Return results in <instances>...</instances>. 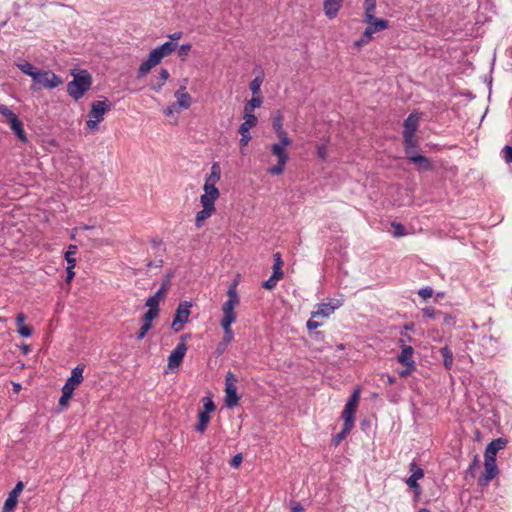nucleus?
Listing matches in <instances>:
<instances>
[{
    "mask_svg": "<svg viewBox=\"0 0 512 512\" xmlns=\"http://www.w3.org/2000/svg\"><path fill=\"white\" fill-rule=\"evenodd\" d=\"M73 80L67 84V93L74 100H79L91 88L92 76L87 70L72 73Z\"/></svg>",
    "mask_w": 512,
    "mask_h": 512,
    "instance_id": "f257e3e1",
    "label": "nucleus"
},
{
    "mask_svg": "<svg viewBox=\"0 0 512 512\" xmlns=\"http://www.w3.org/2000/svg\"><path fill=\"white\" fill-rule=\"evenodd\" d=\"M238 282L235 280L229 285L227 296L228 300L222 305L223 317L220 323L233 324L236 321L235 307L239 304L240 299L237 293Z\"/></svg>",
    "mask_w": 512,
    "mask_h": 512,
    "instance_id": "f03ea898",
    "label": "nucleus"
},
{
    "mask_svg": "<svg viewBox=\"0 0 512 512\" xmlns=\"http://www.w3.org/2000/svg\"><path fill=\"white\" fill-rule=\"evenodd\" d=\"M63 83V79L51 70H39L33 75L31 90L39 91L42 88L54 89Z\"/></svg>",
    "mask_w": 512,
    "mask_h": 512,
    "instance_id": "7ed1b4c3",
    "label": "nucleus"
},
{
    "mask_svg": "<svg viewBox=\"0 0 512 512\" xmlns=\"http://www.w3.org/2000/svg\"><path fill=\"white\" fill-rule=\"evenodd\" d=\"M499 450H485L484 454V473L479 477L478 484L486 486L499 473L496 458Z\"/></svg>",
    "mask_w": 512,
    "mask_h": 512,
    "instance_id": "20e7f679",
    "label": "nucleus"
},
{
    "mask_svg": "<svg viewBox=\"0 0 512 512\" xmlns=\"http://www.w3.org/2000/svg\"><path fill=\"white\" fill-rule=\"evenodd\" d=\"M360 400V389L356 388L350 395L347 400L344 409L341 414V418L343 419L345 426H354L355 421V413Z\"/></svg>",
    "mask_w": 512,
    "mask_h": 512,
    "instance_id": "39448f33",
    "label": "nucleus"
},
{
    "mask_svg": "<svg viewBox=\"0 0 512 512\" xmlns=\"http://www.w3.org/2000/svg\"><path fill=\"white\" fill-rule=\"evenodd\" d=\"M191 306L192 304L188 301H183L178 304L172 322V329L175 332H179L182 329L183 324L188 322Z\"/></svg>",
    "mask_w": 512,
    "mask_h": 512,
    "instance_id": "423d86ee",
    "label": "nucleus"
},
{
    "mask_svg": "<svg viewBox=\"0 0 512 512\" xmlns=\"http://www.w3.org/2000/svg\"><path fill=\"white\" fill-rule=\"evenodd\" d=\"M409 471L411 475L407 478L406 484L414 490L416 495H420L421 487L418 480L424 477V470L415 461H412L409 465Z\"/></svg>",
    "mask_w": 512,
    "mask_h": 512,
    "instance_id": "0eeeda50",
    "label": "nucleus"
},
{
    "mask_svg": "<svg viewBox=\"0 0 512 512\" xmlns=\"http://www.w3.org/2000/svg\"><path fill=\"white\" fill-rule=\"evenodd\" d=\"M187 352L186 343L179 342L177 346L171 351L168 357V367L171 370L177 369L183 362Z\"/></svg>",
    "mask_w": 512,
    "mask_h": 512,
    "instance_id": "6e6552de",
    "label": "nucleus"
},
{
    "mask_svg": "<svg viewBox=\"0 0 512 512\" xmlns=\"http://www.w3.org/2000/svg\"><path fill=\"white\" fill-rule=\"evenodd\" d=\"M111 102L108 100L104 101H94L91 105V110L89 112V118H94L97 120H103L104 115L111 109Z\"/></svg>",
    "mask_w": 512,
    "mask_h": 512,
    "instance_id": "1a4fd4ad",
    "label": "nucleus"
},
{
    "mask_svg": "<svg viewBox=\"0 0 512 512\" xmlns=\"http://www.w3.org/2000/svg\"><path fill=\"white\" fill-rule=\"evenodd\" d=\"M84 368V364H78L76 367H74L71 371V376L67 379L66 383L62 388L68 387L70 388L71 392H74L76 387L83 381Z\"/></svg>",
    "mask_w": 512,
    "mask_h": 512,
    "instance_id": "9d476101",
    "label": "nucleus"
},
{
    "mask_svg": "<svg viewBox=\"0 0 512 512\" xmlns=\"http://www.w3.org/2000/svg\"><path fill=\"white\" fill-rule=\"evenodd\" d=\"M220 325L224 331V336H223L222 340L217 344V347L215 350V353L217 356H220L225 353V351L227 350V347L232 342L233 337H234L233 330L231 328V324L220 323Z\"/></svg>",
    "mask_w": 512,
    "mask_h": 512,
    "instance_id": "9b49d317",
    "label": "nucleus"
},
{
    "mask_svg": "<svg viewBox=\"0 0 512 512\" xmlns=\"http://www.w3.org/2000/svg\"><path fill=\"white\" fill-rule=\"evenodd\" d=\"M421 115L419 112L410 113L403 122L402 134H415L419 127Z\"/></svg>",
    "mask_w": 512,
    "mask_h": 512,
    "instance_id": "f8f14e48",
    "label": "nucleus"
},
{
    "mask_svg": "<svg viewBox=\"0 0 512 512\" xmlns=\"http://www.w3.org/2000/svg\"><path fill=\"white\" fill-rule=\"evenodd\" d=\"M407 160L417 166L419 171H430L433 168V164L429 158L420 155L417 152L406 157Z\"/></svg>",
    "mask_w": 512,
    "mask_h": 512,
    "instance_id": "ddd939ff",
    "label": "nucleus"
},
{
    "mask_svg": "<svg viewBox=\"0 0 512 512\" xmlns=\"http://www.w3.org/2000/svg\"><path fill=\"white\" fill-rule=\"evenodd\" d=\"M368 27H372L374 33L383 31L389 27V21L374 16V13L364 15Z\"/></svg>",
    "mask_w": 512,
    "mask_h": 512,
    "instance_id": "4468645a",
    "label": "nucleus"
},
{
    "mask_svg": "<svg viewBox=\"0 0 512 512\" xmlns=\"http://www.w3.org/2000/svg\"><path fill=\"white\" fill-rule=\"evenodd\" d=\"M413 354L414 349L412 346L402 345V350L398 355L397 360L406 367L416 368L415 361L413 360Z\"/></svg>",
    "mask_w": 512,
    "mask_h": 512,
    "instance_id": "2eb2a0df",
    "label": "nucleus"
},
{
    "mask_svg": "<svg viewBox=\"0 0 512 512\" xmlns=\"http://www.w3.org/2000/svg\"><path fill=\"white\" fill-rule=\"evenodd\" d=\"M239 395L237 393V386L232 385L230 383H225V404L227 407L231 408L238 404Z\"/></svg>",
    "mask_w": 512,
    "mask_h": 512,
    "instance_id": "dca6fc26",
    "label": "nucleus"
},
{
    "mask_svg": "<svg viewBox=\"0 0 512 512\" xmlns=\"http://www.w3.org/2000/svg\"><path fill=\"white\" fill-rule=\"evenodd\" d=\"M403 136V147L406 157L417 152L419 147V140L415 134H402Z\"/></svg>",
    "mask_w": 512,
    "mask_h": 512,
    "instance_id": "f3484780",
    "label": "nucleus"
},
{
    "mask_svg": "<svg viewBox=\"0 0 512 512\" xmlns=\"http://www.w3.org/2000/svg\"><path fill=\"white\" fill-rule=\"evenodd\" d=\"M8 124L10 129L14 132L20 141L27 142V136L23 128V123L20 121L17 115L9 119Z\"/></svg>",
    "mask_w": 512,
    "mask_h": 512,
    "instance_id": "a211bd4d",
    "label": "nucleus"
},
{
    "mask_svg": "<svg viewBox=\"0 0 512 512\" xmlns=\"http://www.w3.org/2000/svg\"><path fill=\"white\" fill-rule=\"evenodd\" d=\"M324 12L329 19L337 16L340 8L342 7V0H324Z\"/></svg>",
    "mask_w": 512,
    "mask_h": 512,
    "instance_id": "6ab92c4d",
    "label": "nucleus"
},
{
    "mask_svg": "<svg viewBox=\"0 0 512 512\" xmlns=\"http://www.w3.org/2000/svg\"><path fill=\"white\" fill-rule=\"evenodd\" d=\"M339 303H322L318 305V309L312 312V318L316 317H329L338 307Z\"/></svg>",
    "mask_w": 512,
    "mask_h": 512,
    "instance_id": "aec40b11",
    "label": "nucleus"
},
{
    "mask_svg": "<svg viewBox=\"0 0 512 512\" xmlns=\"http://www.w3.org/2000/svg\"><path fill=\"white\" fill-rule=\"evenodd\" d=\"M185 87L181 86L176 92L175 97L177 98V106L179 108L188 109L191 106L192 98L189 93L185 92Z\"/></svg>",
    "mask_w": 512,
    "mask_h": 512,
    "instance_id": "412c9836",
    "label": "nucleus"
},
{
    "mask_svg": "<svg viewBox=\"0 0 512 512\" xmlns=\"http://www.w3.org/2000/svg\"><path fill=\"white\" fill-rule=\"evenodd\" d=\"M442 358H443V366L446 370H451L453 366V353L448 346L441 347L439 350Z\"/></svg>",
    "mask_w": 512,
    "mask_h": 512,
    "instance_id": "4be33fe9",
    "label": "nucleus"
},
{
    "mask_svg": "<svg viewBox=\"0 0 512 512\" xmlns=\"http://www.w3.org/2000/svg\"><path fill=\"white\" fill-rule=\"evenodd\" d=\"M244 122L240 125L238 132H249L250 129L254 128L257 123L258 119L255 115H243Z\"/></svg>",
    "mask_w": 512,
    "mask_h": 512,
    "instance_id": "5701e85b",
    "label": "nucleus"
},
{
    "mask_svg": "<svg viewBox=\"0 0 512 512\" xmlns=\"http://www.w3.org/2000/svg\"><path fill=\"white\" fill-rule=\"evenodd\" d=\"M210 419H211L210 414L202 412L200 410L198 413V422L195 425V430L197 432L203 433L206 430V428L210 422Z\"/></svg>",
    "mask_w": 512,
    "mask_h": 512,
    "instance_id": "b1692460",
    "label": "nucleus"
},
{
    "mask_svg": "<svg viewBox=\"0 0 512 512\" xmlns=\"http://www.w3.org/2000/svg\"><path fill=\"white\" fill-rule=\"evenodd\" d=\"M262 102H263V97H262V96H256V95H254V96L252 97V99H250V100L246 103V105H245V107H244V114L254 115V114H253L254 109H255V108L260 107V106H261V104H262Z\"/></svg>",
    "mask_w": 512,
    "mask_h": 512,
    "instance_id": "393cba45",
    "label": "nucleus"
},
{
    "mask_svg": "<svg viewBox=\"0 0 512 512\" xmlns=\"http://www.w3.org/2000/svg\"><path fill=\"white\" fill-rule=\"evenodd\" d=\"M169 72L167 69L162 68L159 72L158 80L151 83V89L159 92L161 91L165 81L169 78Z\"/></svg>",
    "mask_w": 512,
    "mask_h": 512,
    "instance_id": "a878e982",
    "label": "nucleus"
},
{
    "mask_svg": "<svg viewBox=\"0 0 512 512\" xmlns=\"http://www.w3.org/2000/svg\"><path fill=\"white\" fill-rule=\"evenodd\" d=\"M17 68L22 71L24 74L30 76L33 79V75L37 74L39 69H37L35 66H33L28 61H20L16 63Z\"/></svg>",
    "mask_w": 512,
    "mask_h": 512,
    "instance_id": "bb28decb",
    "label": "nucleus"
},
{
    "mask_svg": "<svg viewBox=\"0 0 512 512\" xmlns=\"http://www.w3.org/2000/svg\"><path fill=\"white\" fill-rule=\"evenodd\" d=\"M165 294H166V291L159 288L158 291L154 295L150 296L147 299L146 306L148 308L159 309V302L164 297Z\"/></svg>",
    "mask_w": 512,
    "mask_h": 512,
    "instance_id": "cd10ccee",
    "label": "nucleus"
},
{
    "mask_svg": "<svg viewBox=\"0 0 512 512\" xmlns=\"http://www.w3.org/2000/svg\"><path fill=\"white\" fill-rule=\"evenodd\" d=\"M271 152H272V154L274 156L277 157L278 161H280L281 163L288 161V154L285 151V147L284 146H282V145H280L278 143H274L271 146Z\"/></svg>",
    "mask_w": 512,
    "mask_h": 512,
    "instance_id": "c85d7f7f",
    "label": "nucleus"
},
{
    "mask_svg": "<svg viewBox=\"0 0 512 512\" xmlns=\"http://www.w3.org/2000/svg\"><path fill=\"white\" fill-rule=\"evenodd\" d=\"M220 175H221L220 165H219V163L215 162V163L212 164L211 172L206 177L205 182L206 183H214V184H216L219 181V179H220Z\"/></svg>",
    "mask_w": 512,
    "mask_h": 512,
    "instance_id": "c756f323",
    "label": "nucleus"
},
{
    "mask_svg": "<svg viewBox=\"0 0 512 512\" xmlns=\"http://www.w3.org/2000/svg\"><path fill=\"white\" fill-rule=\"evenodd\" d=\"M177 48V43L173 41H167L164 44L156 47L164 57L170 55L172 52H174Z\"/></svg>",
    "mask_w": 512,
    "mask_h": 512,
    "instance_id": "7c9ffc66",
    "label": "nucleus"
},
{
    "mask_svg": "<svg viewBox=\"0 0 512 512\" xmlns=\"http://www.w3.org/2000/svg\"><path fill=\"white\" fill-rule=\"evenodd\" d=\"M213 213H214V211L207 210V209H202L199 212H197L196 218H195L196 227L200 228L203 225L204 221L206 219H208Z\"/></svg>",
    "mask_w": 512,
    "mask_h": 512,
    "instance_id": "2f4dec72",
    "label": "nucleus"
},
{
    "mask_svg": "<svg viewBox=\"0 0 512 512\" xmlns=\"http://www.w3.org/2000/svg\"><path fill=\"white\" fill-rule=\"evenodd\" d=\"M508 444L506 437H499L492 440H486L485 448H505Z\"/></svg>",
    "mask_w": 512,
    "mask_h": 512,
    "instance_id": "473e14b6",
    "label": "nucleus"
},
{
    "mask_svg": "<svg viewBox=\"0 0 512 512\" xmlns=\"http://www.w3.org/2000/svg\"><path fill=\"white\" fill-rule=\"evenodd\" d=\"M204 195H207L213 199H217L220 196V192L214 183H204L203 186Z\"/></svg>",
    "mask_w": 512,
    "mask_h": 512,
    "instance_id": "72a5a7b5",
    "label": "nucleus"
},
{
    "mask_svg": "<svg viewBox=\"0 0 512 512\" xmlns=\"http://www.w3.org/2000/svg\"><path fill=\"white\" fill-rule=\"evenodd\" d=\"M273 257H274V264H273L272 274H275V275L277 274L278 276L283 278L284 273L282 270L283 261L281 259V254L279 252H277L273 255Z\"/></svg>",
    "mask_w": 512,
    "mask_h": 512,
    "instance_id": "f704fd0d",
    "label": "nucleus"
},
{
    "mask_svg": "<svg viewBox=\"0 0 512 512\" xmlns=\"http://www.w3.org/2000/svg\"><path fill=\"white\" fill-rule=\"evenodd\" d=\"M272 127L276 134L284 131L283 129V116L280 111H277L276 115L272 118Z\"/></svg>",
    "mask_w": 512,
    "mask_h": 512,
    "instance_id": "c9c22d12",
    "label": "nucleus"
},
{
    "mask_svg": "<svg viewBox=\"0 0 512 512\" xmlns=\"http://www.w3.org/2000/svg\"><path fill=\"white\" fill-rule=\"evenodd\" d=\"M154 66H155L154 63H152L147 58V60H145L144 62L141 63V65L138 69V72H137V77L142 78V77L146 76Z\"/></svg>",
    "mask_w": 512,
    "mask_h": 512,
    "instance_id": "e433bc0d",
    "label": "nucleus"
},
{
    "mask_svg": "<svg viewBox=\"0 0 512 512\" xmlns=\"http://www.w3.org/2000/svg\"><path fill=\"white\" fill-rule=\"evenodd\" d=\"M74 392L70 391V388H62V395L59 399L58 405L61 408H65L68 406L70 399L72 398Z\"/></svg>",
    "mask_w": 512,
    "mask_h": 512,
    "instance_id": "4c0bfd02",
    "label": "nucleus"
},
{
    "mask_svg": "<svg viewBox=\"0 0 512 512\" xmlns=\"http://www.w3.org/2000/svg\"><path fill=\"white\" fill-rule=\"evenodd\" d=\"M352 426H345V424H343V427L341 429V431L339 433H337L333 439H332V444L335 445V446H338L340 444V442L347 436V434L352 430Z\"/></svg>",
    "mask_w": 512,
    "mask_h": 512,
    "instance_id": "58836bf2",
    "label": "nucleus"
},
{
    "mask_svg": "<svg viewBox=\"0 0 512 512\" xmlns=\"http://www.w3.org/2000/svg\"><path fill=\"white\" fill-rule=\"evenodd\" d=\"M202 404H203V407L201 409L202 412L211 414L216 409V405H215V403H214V401L212 400L211 397H208V396L203 397L202 398Z\"/></svg>",
    "mask_w": 512,
    "mask_h": 512,
    "instance_id": "ea45409f",
    "label": "nucleus"
},
{
    "mask_svg": "<svg viewBox=\"0 0 512 512\" xmlns=\"http://www.w3.org/2000/svg\"><path fill=\"white\" fill-rule=\"evenodd\" d=\"M158 314L159 309L148 308V310L142 316L143 324H151L152 321L158 316Z\"/></svg>",
    "mask_w": 512,
    "mask_h": 512,
    "instance_id": "a19ab883",
    "label": "nucleus"
},
{
    "mask_svg": "<svg viewBox=\"0 0 512 512\" xmlns=\"http://www.w3.org/2000/svg\"><path fill=\"white\" fill-rule=\"evenodd\" d=\"M215 200L207 195L202 194L200 196V202L203 207V209L215 211Z\"/></svg>",
    "mask_w": 512,
    "mask_h": 512,
    "instance_id": "79ce46f5",
    "label": "nucleus"
},
{
    "mask_svg": "<svg viewBox=\"0 0 512 512\" xmlns=\"http://www.w3.org/2000/svg\"><path fill=\"white\" fill-rule=\"evenodd\" d=\"M18 504V499L8 496L4 502L1 512H14Z\"/></svg>",
    "mask_w": 512,
    "mask_h": 512,
    "instance_id": "37998d69",
    "label": "nucleus"
},
{
    "mask_svg": "<svg viewBox=\"0 0 512 512\" xmlns=\"http://www.w3.org/2000/svg\"><path fill=\"white\" fill-rule=\"evenodd\" d=\"M282 279V277L278 276L277 274H272L269 279H267L266 281H264L262 283V287L267 289V290H272L276 287L277 285V282Z\"/></svg>",
    "mask_w": 512,
    "mask_h": 512,
    "instance_id": "c03bdc74",
    "label": "nucleus"
},
{
    "mask_svg": "<svg viewBox=\"0 0 512 512\" xmlns=\"http://www.w3.org/2000/svg\"><path fill=\"white\" fill-rule=\"evenodd\" d=\"M263 82V78L260 76H256L249 84V89L253 93V95H257L260 93V87Z\"/></svg>",
    "mask_w": 512,
    "mask_h": 512,
    "instance_id": "a18cd8bd",
    "label": "nucleus"
},
{
    "mask_svg": "<svg viewBox=\"0 0 512 512\" xmlns=\"http://www.w3.org/2000/svg\"><path fill=\"white\" fill-rule=\"evenodd\" d=\"M77 246L70 245L68 247V250L65 253V260L67 263L70 264H76V259L74 258V255L76 254Z\"/></svg>",
    "mask_w": 512,
    "mask_h": 512,
    "instance_id": "49530a36",
    "label": "nucleus"
},
{
    "mask_svg": "<svg viewBox=\"0 0 512 512\" xmlns=\"http://www.w3.org/2000/svg\"><path fill=\"white\" fill-rule=\"evenodd\" d=\"M163 58L164 56L162 55V53L156 48H154L148 55V59L152 63H154L155 66L158 65Z\"/></svg>",
    "mask_w": 512,
    "mask_h": 512,
    "instance_id": "de8ad7c7",
    "label": "nucleus"
},
{
    "mask_svg": "<svg viewBox=\"0 0 512 512\" xmlns=\"http://www.w3.org/2000/svg\"><path fill=\"white\" fill-rule=\"evenodd\" d=\"M287 162H280L278 161L276 165L270 167L268 169V172L271 174V175H281L284 171V168H285V165H286Z\"/></svg>",
    "mask_w": 512,
    "mask_h": 512,
    "instance_id": "09e8293b",
    "label": "nucleus"
},
{
    "mask_svg": "<svg viewBox=\"0 0 512 512\" xmlns=\"http://www.w3.org/2000/svg\"><path fill=\"white\" fill-rule=\"evenodd\" d=\"M174 276V272L172 270L168 271L164 276L160 289L164 291H168L171 286V279Z\"/></svg>",
    "mask_w": 512,
    "mask_h": 512,
    "instance_id": "8fccbe9b",
    "label": "nucleus"
},
{
    "mask_svg": "<svg viewBox=\"0 0 512 512\" xmlns=\"http://www.w3.org/2000/svg\"><path fill=\"white\" fill-rule=\"evenodd\" d=\"M422 313L424 314V316L429 317V318H436V317H439L440 315H442V311L435 310V308H433V307L423 308Z\"/></svg>",
    "mask_w": 512,
    "mask_h": 512,
    "instance_id": "3c124183",
    "label": "nucleus"
},
{
    "mask_svg": "<svg viewBox=\"0 0 512 512\" xmlns=\"http://www.w3.org/2000/svg\"><path fill=\"white\" fill-rule=\"evenodd\" d=\"M17 331L18 333L22 336V337H30L32 332H33V328L29 325H19V327H17Z\"/></svg>",
    "mask_w": 512,
    "mask_h": 512,
    "instance_id": "603ef678",
    "label": "nucleus"
},
{
    "mask_svg": "<svg viewBox=\"0 0 512 512\" xmlns=\"http://www.w3.org/2000/svg\"><path fill=\"white\" fill-rule=\"evenodd\" d=\"M0 114L6 118L7 122H9V119L16 116V114L4 104H0Z\"/></svg>",
    "mask_w": 512,
    "mask_h": 512,
    "instance_id": "864d4df0",
    "label": "nucleus"
},
{
    "mask_svg": "<svg viewBox=\"0 0 512 512\" xmlns=\"http://www.w3.org/2000/svg\"><path fill=\"white\" fill-rule=\"evenodd\" d=\"M392 227L394 228L393 235L395 237H401L406 234L405 227L401 223L392 222Z\"/></svg>",
    "mask_w": 512,
    "mask_h": 512,
    "instance_id": "5fc2aeb1",
    "label": "nucleus"
},
{
    "mask_svg": "<svg viewBox=\"0 0 512 512\" xmlns=\"http://www.w3.org/2000/svg\"><path fill=\"white\" fill-rule=\"evenodd\" d=\"M151 327H152V324H142L138 333L136 334V339L138 341L144 339L146 334L148 333V331L151 329Z\"/></svg>",
    "mask_w": 512,
    "mask_h": 512,
    "instance_id": "6e6d98bb",
    "label": "nucleus"
},
{
    "mask_svg": "<svg viewBox=\"0 0 512 512\" xmlns=\"http://www.w3.org/2000/svg\"><path fill=\"white\" fill-rule=\"evenodd\" d=\"M376 9V0H365L364 15L374 13Z\"/></svg>",
    "mask_w": 512,
    "mask_h": 512,
    "instance_id": "4d7b16f0",
    "label": "nucleus"
},
{
    "mask_svg": "<svg viewBox=\"0 0 512 512\" xmlns=\"http://www.w3.org/2000/svg\"><path fill=\"white\" fill-rule=\"evenodd\" d=\"M23 489H24V484L22 481H19V482H17L15 487L12 489V491L8 494V496L18 499V497H19L20 493L23 491Z\"/></svg>",
    "mask_w": 512,
    "mask_h": 512,
    "instance_id": "13d9d810",
    "label": "nucleus"
},
{
    "mask_svg": "<svg viewBox=\"0 0 512 512\" xmlns=\"http://www.w3.org/2000/svg\"><path fill=\"white\" fill-rule=\"evenodd\" d=\"M374 32L372 31V27H366L363 34L361 35V42L368 44L370 40L372 39Z\"/></svg>",
    "mask_w": 512,
    "mask_h": 512,
    "instance_id": "bf43d9fd",
    "label": "nucleus"
},
{
    "mask_svg": "<svg viewBox=\"0 0 512 512\" xmlns=\"http://www.w3.org/2000/svg\"><path fill=\"white\" fill-rule=\"evenodd\" d=\"M278 138L280 139V142L278 144L286 147L292 143V140L288 137L286 131H282L277 134Z\"/></svg>",
    "mask_w": 512,
    "mask_h": 512,
    "instance_id": "052dcab7",
    "label": "nucleus"
},
{
    "mask_svg": "<svg viewBox=\"0 0 512 512\" xmlns=\"http://www.w3.org/2000/svg\"><path fill=\"white\" fill-rule=\"evenodd\" d=\"M502 155L507 163H512V146L505 145L502 149Z\"/></svg>",
    "mask_w": 512,
    "mask_h": 512,
    "instance_id": "680f3d73",
    "label": "nucleus"
},
{
    "mask_svg": "<svg viewBox=\"0 0 512 512\" xmlns=\"http://www.w3.org/2000/svg\"><path fill=\"white\" fill-rule=\"evenodd\" d=\"M192 46L191 44H183L178 49V56L182 59H184L188 53L190 52Z\"/></svg>",
    "mask_w": 512,
    "mask_h": 512,
    "instance_id": "e2e57ef3",
    "label": "nucleus"
},
{
    "mask_svg": "<svg viewBox=\"0 0 512 512\" xmlns=\"http://www.w3.org/2000/svg\"><path fill=\"white\" fill-rule=\"evenodd\" d=\"M418 294L423 299H428V298L432 297L433 289L431 287L427 286V287H424V288L420 289L418 291Z\"/></svg>",
    "mask_w": 512,
    "mask_h": 512,
    "instance_id": "0e129e2a",
    "label": "nucleus"
},
{
    "mask_svg": "<svg viewBox=\"0 0 512 512\" xmlns=\"http://www.w3.org/2000/svg\"><path fill=\"white\" fill-rule=\"evenodd\" d=\"M243 461V455L242 453L236 454L231 460H230V466L233 468H238Z\"/></svg>",
    "mask_w": 512,
    "mask_h": 512,
    "instance_id": "69168bd1",
    "label": "nucleus"
},
{
    "mask_svg": "<svg viewBox=\"0 0 512 512\" xmlns=\"http://www.w3.org/2000/svg\"><path fill=\"white\" fill-rule=\"evenodd\" d=\"M76 264H68V267L66 268V279L65 281L67 283H70L72 281V279L74 278L75 276V272H74V267H75Z\"/></svg>",
    "mask_w": 512,
    "mask_h": 512,
    "instance_id": "338daca9",
    "label": "nucleus"
},
{
    "mask_svg": "<svg viewBox=\"0 0 512 512\" xmlns=\"http://www.w3.org/2000/svg\"><path fill=\"white\" fill-rule=\"evenodd\" d=\"M237 382H238L237 376L233 372L229 371L225 376V383H230L232 385H236Z\"/></svg>",
    "mask_w": 512,
    "mask_h": 512,
    "instance_id": "774afa93",
    "label": "nucleus"
}]
</instances>
